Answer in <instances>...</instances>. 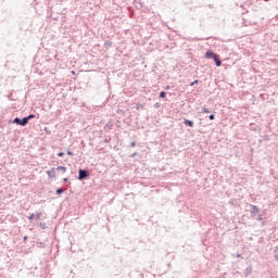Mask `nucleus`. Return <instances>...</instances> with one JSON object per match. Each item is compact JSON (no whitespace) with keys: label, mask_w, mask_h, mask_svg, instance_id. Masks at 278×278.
<instances>
[{"label":"nucleus","mask_w":278,"mask_h":278,"mask_svg":"<svg viewBox=\"0 0 278 278\" xmlns=\"http://www.w3.org/2000/svg\"><path fill=\"white\" fill-rule=\"evenodd\" d=\"M130 147H136V142H131V143H130Z\"/></svg>","instance_id":"obj_22"},{"label":"nucleus","mask_w":278,"mask_h":278,"mask_svg":"<svg viewBox=\"0 0 278 278\" xmlns=\"http://www.w3.org/2000/svg\"><path fill=\"white\" fill-rule=\"evenodd\" d=\"M63 181H68V178H64Z\"/></svg>","instance_id":"obj_25"},{"label":"nucleus","mask_w":278,"mask_h":278,"mask_svg":"<svg viewBox=\"0 0 278 278\" xmlns=\"http://www.w3.org/2000/svg\"><path fill=\"white\" fill-rule=\"evenodd\" d=\"M275 257L278 260V245L275 248Z\"/></svg>","instance_id":"obj_15"},{"label":"nucleus","mask_w":278,"mask_h":278,"mask_svg":"<svg viewBox=\"0 0 278 278\" xmlns=\"http://www.w3.org/2000/svg\"><path fill=\"white\" fill-rule=\"evenodd\" d=\"M36 218H37V220H40L42 218V213H37Z\"/></svg>","instance_id":"obj_13"},{"label":"nucleus","mask_w":278,"mask_h":278,"mask_svg":"<svg viewBox=\"0 0 278 278\" xmlns=\"http://www.w3.org/2000/svg\"><path fill=\"white\" fill-rule=\"evenodd\" d=\"M39 226L41 227V229H46L47 225L45 223H40Z\"/></svg>","instance_id":"obj_16"},{"label":"nucleus","mask_w":278,"mask_h":278,"mask_svg":"<svg viewBox=\"0 0 278 278\" xmlns=\"http://www.w3.org/2000/svg\"><path fill=\"white\" fill-rule=\"evenodd\" d=\"M265 1H268V0H265Z\"/></svg>","instance_id":"obj_28"},{"label":"nucleus","mask_w":278,"mask_h":278,"mask_svg":"<svg viewBox=\"0 0 278 278\" xmlns=\"http://www.w3.org/2000/svg\"><path fill=\"white\" fill-rule=\"evenodd\" d=\"M237 257H240V254H238Z\"/></svg>","instance_id":"obj_27"},{"label":"nucleus","mask_w":278,"mask_h":278,"mask_svg":"<svg viewBox=\"0 0 278 278\" xmlns=\"http://www.w3.org/2000/svg\"><path fill=\"white\" fill-rule=\"evenodd\" d=\"M208 118H210V121H214V118H215L214 114H211V115L208 116Z\"/></svg>","instance_id":"obj_17"},{"label":"nucleus","mask_w":278,"mask_h":278,"mask_svg":"<svg viewBox=\"0 0 278 278\" xmlns=\"http://www.w3.org/2000/svg\"><path fill=\"white\" fill-rule=\"evenodd\" d=\"M87 177H90V173L86 169H79L78 170V180L84 181V179H87Z\"/></svg>","instance_id":"obj_1"},{"label":"nucleus","mask_w":278,"mask_h":278,"mask_svg":"<svg viewBox=\"0 0 278 278\" xmlns=\"http://www.w3.org/2000/svg\"><path fill=\"white\" fill-rule=\"evenodd\" d=\"M63 155H64V152H59V153H58V156H59V157H63Z\"/></svg>","instance_id":"obj_18"},{"label":"nucleus","mask_w":278,"mask_h":278,"mask_svg":"<svg viewBox=\"0 0 278 278\" xmlns=\"http://www.w3.org/2000/svg\"><path fill=\"white\" fill-rule=\"evenodd\" d=\"M184 124L187 125V127H194V122L190 119H185Z\"/></svg>","instance_id":"obj_6"},{"label":"nucleus","mask_w":278,"mask_h":278,"mask_svg":"<svg viewBox=\"0 0 278 278\" xmlns=\"http://www.w3.org/2000/svg\"><path fill=\"white\" fill-rule=\"evenodd\" d=\"M56 170H62V173H66V167L65 166H58Z\"/></svg>","instance_id":"obj_10"},{"label":"nucleus","mask_w":278,"mask_h":278,"mask_svg":"<svg viewBox=\"0 0 278 278\" xmlns=\"http://www.w3.org/2000/svg\"><path fill=\"white\" fill-rule=\"evenodd\" d=\"M130 157H136V153L131 154Z\"/></svg>","instance_id":"obj_24"},{"label":"nucleus","mask_w":278,"mask_h":278,"mask_svg":"<svg viewBox=\"0 0 278 278\" xmlns=\"http://www.w3.org/2000/svg\"><path fill=\"white\" fill-rule=\"evenodd\" d=\"M13 123H15V125H21V127H25V125L28 124L26 117H24V118H22V119L18 118V117H15V118L13 119Z\"/></svg>","instance_id":"obj_2"},{"label":"nucleus","mask_w":278,"mask_h":278,"mask_svg":"<svg viewBox=\"0 0 278 278\" xmlns=\"http://www.w3.org/2000/svg\"><path fill=\"white\" fill-rule=\"evenodd\" d=\"M47 175L51 178L55 177V168L52 167L50 170H47Z\"/></svg>","instance_id":"obj_5"},{"label":"nucleus","mask_w":278,"mask_h":278,"mask_svg":"<svg viewBox=\"0 0 278 278\" xmlns=\"http://www.w3.org/2000/svg\"><path fill=\"white\" fill-rule=\"evenodd\" d=\"M195 84H199V80H194L193 83L190 84V86H194Z\"/></svg>","instance_id":"obj_20"},{"label":"nucleus","mask_w":278,"mask_h":278,"mask_svg":"<svg viewBox=\"0 0 278 278\" xmlns=\"http://www.w3.org/2000/svg\"><path fill=\"white\" fill-rule=\"evenodd\" d=\"M25 118L27 119V123H29V121H31V118H36V115L29 114V115L26 116Z\"/></svg>","instance_id":"obj_9"},{"label":"nucleus","mask_w":278,"mask_h":278,"mask_svg":"<svg viewBox=\"0 0 278 278\" xmlns=\"http://www.w3.org/2000/svg\"><path fill=\"white\" fill-rule=\"evenodd\" d=\"M24 240H27V236L24 237Z\"/></svg>","instance_id":"obj_26"},{"label":"nucleus","mask_w":278,"mask_h":278,"mask_svg":"<svg viewBox=\"0 0 278 278\" xmlns=\"http://www.w3.org/2000/svg\"><path fill=\"white\" fill-rule=\"evenodd\" d=\"M63 192H64V189L62 188L56 189V194H62Z\"/></svg>","instance_id":"obj_14"},{"label":"nucleus","mask_w":278,"mask_h":278,"mask_svg":"<svg viewBox=\"0 0 278 278\" xmlns=\"http://www.w3.org/2000/svg\"><path fill=\"white\" fill-rule=\"evenodd\" d=\"M251 214L252 216H255V214H257L260 212V207H257V205H251Z\"/></svg>","instance_id":"obj_4"},{"label":"nucleus","mask_w":278,"mask_h":278,"mask_svg":"<svg viewBox=\"0 0 278 278\" xmlns=\"http://www.w3.org/2000/svg\"><path fill=\"white\" fill-rule=\"evenodd\" d=\"M202 112H203L204 114H210V109L203 106V108H202Z\"/></svg>","instance_id":"obj_11"},{"label":"nucleus","mask_w":278,"mask_h":278,"mask_svg":"<svg viewBox=\"0 0 278 278\" xmlns=\"http://www.w3.org/2000/svg\"><path fill=\"white\" fill-rule=\"evenodd\" d=\"M261 219H262V215H258L257 220H261Z\"/></svg>","instance_id":"obj_23"},{"label":"nucleus","mask_w":278,"mask_h":278,"mask_svg":"<svg viewBox=\"0 0 278 278\" xmlns=\"http://www.w3.org/2000/svg\"><path fill=\"white\" fill-rule=\"evenodd\" d=\"M218 55L217 54H215L214 52H212V51H206V53H205V58L207 59V60H214L215 58H217Z\"/></svg>","instance_id":"obj_3"},{"label":"nucleus","mask_w":278,"mask_h":278,"mask_svg":"<svg viewBox=\"0 0 278 278\" xmlns=\"http://www.w3.org/2000/svg\"><path fill=\"white\" fill-rule=\"evenodd\" d=\"M251 273H253V268L252 267H248L245 269V277H249V275H251Z\"/></svg>","instance_id":"obj_8"},{"label":"nucleus","mask_w":278,"mask_h":278,"mask_svg":"<svg viewBox=\"0 0 278 278\" xmlns=\"http://www.w3.org/2000/svg\"><path fill=\"white\" fill-rule=\"evenodd\" d=\"M214 62H215L216 66H222L223 65V61H220V59H218V56L214 58Z\"/></svg>","instance_id":"obj_7"},{"label":"nucleus","mask_w":278,"mask_h":278,"mask_svg":"<svg viewBox=\"0 0 278 278\" xmlns=\"http://www.w3.org/2000/svg\"><path fill=\"white\" fill-rule=\"evenodd\" d=\"M35 216H36L35 214H31V215L28 217V219L34 220V217H35Z\"/></svg>","instance_id":"obj_19"},{"label":"nucleus","mask_w":278,"mask_h":278,"mask_svg":"<svg viewBox=\"0 0 278 278\" xmlns=\"http://www.w3.org/2000/svg\"><path fill=\"white\" fill-rule=\"evenodd\" d=\"M67 155H73V152L71 150H67Z\"/></svg>","instance_id":"obj_21"},{"label":"nucleus","mask_w":278,"mask_h":278,"mask_svg":"<svg viewBox=\"0 0 278 278\" xmlns=\"http://www.w3.org/2000/svg\"><path fill=\"white\" fill-rule=\"evenodd\" d=\"M160 99H166V93L164 91L160 92Z\"/></svg>","instance_id":"obj_12"}]
</instances>
